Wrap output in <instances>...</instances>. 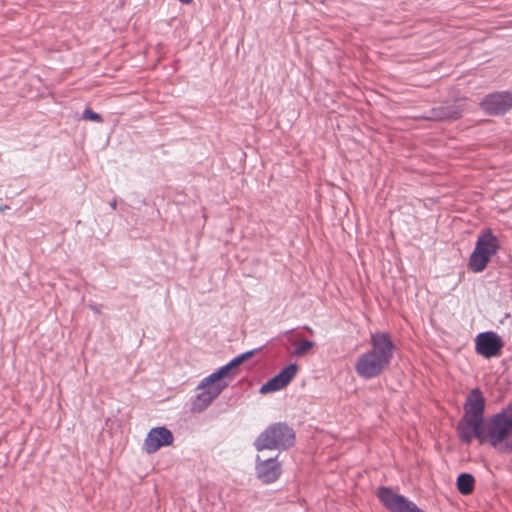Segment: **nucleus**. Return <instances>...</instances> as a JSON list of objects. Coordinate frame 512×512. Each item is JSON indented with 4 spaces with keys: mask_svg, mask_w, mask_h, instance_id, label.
I'll use <instances>...</instances> for the list:
<instances>
[{
    "mask_svg": "<svg viewBox=\"0 0 512 512\" xmlns=\"http://www.w3.org/2000/svg\"><path fill=\"white\" fill-rule=\"evenodd\" d=\"M82 119L88 120V121H95V122H101L102 117L99 113H96L92 111L89 108H86L82 113Z\"/></svg>",
    "mask_w": 512,
    "mask_h": 512,
    "instance_id": "nucleus-20",
    "label": "nucleus"
},
{
    "mask_svg": "<svg viewBox=\"0 0 512 512\" xmlns=\"http://www.w3.org/2000/svg\"><path fill=\"white\" fill-rule=\"evenodd\" d=\"M90 308L95 313H99L100 312L97 306L91 305Z\"/></svg>",
    "mask_w": 512,
    "mask_h": 512,
    "instance_id": "nucleus-22",
    "label": "nucleus"
},
{
    "mask_svg": "<svg viewBox=\"0 0 512 512\" xmlns=\"http://www.w3.org/2000/svg\"><path fill=\"white\" fill-rule=\"evenodd\" d=\"M462 112L461 106L457 104L438 106L432 108L424 116V119L429 121H452L459 119L462 116Z\"/></svg>",
    "mask_w": 512,
    "mask_h": 512,
    "instance_id": "nucleus-13",
    "label": "nucleus"
},
{
    "mask_svg": "<svg viewBox=\"0 0 512 512\" xmlns=\"http://www.w3.org/2000/svg\"><path fill=\"white\" fill-rule=\"evenodd\" d=\"M226 378V375L222 371L221 368L217 369L215 372L211 373L207 377L203 378L201 382L198 385V388H203L205 386L211 387V386H218L222 387V391L227 388L228 384L223 381V379Z\"/></svg>",
    "mask_w": 512,
    "mask_h": 512,
    "instance_id": "nucleus-15",
    "label": "nucleus"
},
{
    "mask_svg": "<svg viewBox=\"0 0 512 512\" xmlns=\"http://www.w3.org/2000/svg\"><path fill=\"white\" fill-rule=\"evenodd\" d=\"M305 329L307 330V332L313 333V330L310 327H305Z\"/></svg>",
    "mask_w": 512,
    "mask_h": 512,
    "instance_id": "nucleus-24",
    "label": "nucleus"
},
{
    "mask_svg": "<svg viewBox=\"0 0 512 512\" xmlns=\"http://www.w3.org/2000/svg\"><path fill=\"white\" fill-rule=\"evenodd\" d=\"M199 391L192 400L191 411L202 412L222 393V387L211 386L196 388Z\"/></svg>",
    "mask_w": 512,
    "mask_h": 512,
    "instance_id": "nucleus-12",
    "label": "nucleus"
},
{
    "mask_svg": "<svg viewBox=\"0 0 512 512\" xmlns=\"http://www.w3.org/2000/svg\"><path fill=\"white\" fill-rule=\"evenodd\" d=\"M297 371L298 365L296 363H292L282 369L278 374H276V377L286 387L296 376Z\"/></svg>",
    "mask_w": 512,
    "mask_h": 512,
    "instance_id": "nucleus-17",
    "label": "nucleus"
},
{
    "mask_svg": "<svg viewBox=\"0 0 512 512\" xmlns=\"http://www.w3.org/2000/svg\"><path fill=\"white\" fill-rule=\"evenodd\" d=\"M315 346V343L310 340H302L296 346L294 350V355L297 357H301L305 355L311 348Z\"/></svg>",
    "mask_w": 512,
    "mask_h": 512,
    "instance_id": "nucleus-19",
    "label": "nucleus"
},
{
    "mask_svg": "<svg viewBox=\"0 0 512 512\" xmlns=\"http://www.w3.org/2000/svg\"><path fill=\"white\" fill-rule=\"evenodd\" d=\"M172 432L165 426L152 428L143 443V450L148 454H153L161 447L169 446L173 443Z\"/></svg>",
    "mask_w": 512,
    "mask_h": 512,
    "instance_id": "nucleus-10",
    "label": "nucleus"
},
{
    "mask_svg": "<svg viewBox=\"0 0 512 512\" xmlns=\"http://www.w3.org/2000/svg\"><path fill=\"white\" fill-rule=\"evenodd\" d=\"M480 106L487 115H504L512 108V92L498 91L490 93L482 99Z\"/></svg>",
    "mask_w": 512,
    "mask_h": 512,
    "instance_id": "nucleus-7",
    "label": "nucleus"
},
{
    "mask_svg": "<svg viewBox=\"0 0 512 512\" xmlns=\"http://www.w3.org/2000/svg\"><path fill=\"white\" fill-rule=\"evenodd\" d=\"M486 401L482 392L475 388L467 395L464 404V418L469 419L474 425L484 424V412Z\"/></svg>",
    "mask_w": 512,
    "mask_h": 512,
    "instance_id": "nucleus-9",
    "label": "nucleus"
},
{
    "mask_svg": "<svg viewBox=\"0 0 512 512\" xmlns=\"http://www.w3.org/2000/svg\"><path fill=\"white\" fill-rule=\"evenodd\" d=\"M395 345L387 332H375L370 335V349L358 355L354 369L356 374L370 380L382 375L390 366Z\"/></svg>",
    "mask_w": 512,
    "mask_h": 512,
    "instance_id": "nucleus-1",
    "label": "nucleus"
},
{
    "mask_svg": "<svg viewBox=\"0 0 512 512\" xmlns=\"http://www.w3.org/2000/svg\"><path fill=\"white\" fill-rule=\"evenodd\" d=\"M500 249V242L491 229L483 230L477 237L475 248L469 258V268L474 273L482 272Z\"/></svg>",
    "mask_w": 512,
    "mask_h": 512,
    "instance_id": "nucleus-3",
    "label": "nucleus"
},
{
    "mask_svg": "<svg viewBox=\"0 0 512 512\" xmlns=\"http://www.w3.org/2000/svg\"><path fill=\"white\" fill-rule=\"evenodd\" d=\"M109 206H110V208H111L112 210H115V209L117 208V199H116V198H114L113 200H111V201L109 202Z\"/></svg>",
    "mask_w": 512,
    "mask_h": 512,
    "instance_id": "nucleus-21",
    "label": "nucleus"
},
{
    "mask_svg": "<svg viewBox=\"0 0 512 512\" xmlns=\"http://www.w3.org/2000/svg\"><path fill=\"white\" fill-rule=\"evenodd\" d=\"M457 431L461 441L466 444L471 443L473 438H477L481 444L487 442L494 449L504 454V441L493 444L494 440L491 438V416L487 420L485 427L483 425H474L469 419L462 417L458 422Z\"/></svg>",
    "mask_w": 512,
    "mask_h": 512,
    "instance_id": "nucleus-5",
    "label": "nucleus"
},
{
    "mask_svg": "<svg viewBox=\"0 0 512 512\" xmlns=\"http://www.w3.org/2000/svg\"><path fill=\"white\" fill-rule=\"evenodd\" d=\"M9 207L7 205H0V213L1 212H4L6 209H8Z\"/></svg>",
    "mask_w": 512,
    "mask_h": 512,
    "instance_id": "nucleus-23",
    "label": "nucleus"
},
{
    "mask_svg": "<svg viewBox=\"0 0 512 512\" xmlns=\"http://www.w3.org/2000/svg\"><path fill=\"white\" fill-rule=\"evenodd\" d=\"M284 387V384H282L275 375L261 386L260 393L267 394L271 392H276L283 389Z\"/></svg>",
    "mask_w": 512,
    "mask_h": 512,
    "instance_id": "nucleus-18",
    "label": "nucleus"
},
{
    "mask_svg": "<svg viewBox=\"0 0 512 512\" xmlns=\"http://www.w3.org/2000/svg\"><path fill=\"white\" fill-rule=\"evenodd\" d=\"M295 443V432L288 424L278 422L269 425L254 442L257 451L287 450Z\"/></svg>",
    "mask_w": 512,
    "mask_h": 512,
    "instance_id": "nucleus-2",
    "label": "nucleus"
},
{
    "mask_svg": "<svg viewBox=\"0 0 512 512\" xmlns=\"http://www.w3.org/2000/svg\"><path fill=\"white\" fill-rule=\"evenodd\" d=\"M504 342L493 331L479 333L475 338V351L478 355L490 359L500 356Z\"/></svg>",
    "mask_w": 512,
    "mask_h": 512,
    "instance_id": "nucleus-8",
    "label": "nucleus"
},
{
    "mask_svg": "<svg viewBox=\"0 0 512 512\" xmlns=\"http://www.w3.org/2000/svg\"><path fill=\"white\" fill-rule=\"evenodd\" d=\"M491 438L493 444L504 441V454L512 453V404L491 416Z\"/></svg>",
    "mask_w": 512,
    "mask_h": 512,
    "instance_id": "nucleus-4",
    "label": "nucleus"
},
{
    "mask_svg": "<svg viewBox=\"0 0 512 512\" xmlns=\"http://www.w3.org/2000/svg\"><path fill=\"white\" fill-rule=\"evenodd\" d=\"M259 350H260V348L246 351V352L234 357L227 364H225L224 366H222L220 368L222 369V371L224 372L226 377L233 376V375H235V373H236L235 371L238 368V366L240 364H242L244 361H246L249 358H251L252 356H254L255 353H257Z\"/></svg>",
    "mask_w": 512,
    "mask_h": 512,
    "instance_id": "nucleus-14",
    "label": "nucleus"
},
{
    "mask_svg": "<svg viewBox=\"0 0 512 512\" xmlns=\"http://www.w3.org/2000/svg\"><path fill=\"white\" fill-rule=\"evenodd\" d=\"M255 471L257 478L262 483L271 484L280 477L282 469L277 457L262 460L258 455L256 457Z\"/></svg>",
    "mask_w": 512,
    "mask_h": 512,
    "instance_id": "nucleus-11",
    "label": "nucleus"
},
{
    "mask_svg": "<svg viewBox=\"0 0 512 512\" xmlns=\"http://www.w3.org/2000/svg\"><path fill=\"white\" fill-rule=\"evenodd\" d=\"M456 486L462 495H469L474 490L475 479L470 473H461L457 477Z\"/></svg>",
    "mask_w": 512,
    "mask_h": 512,
    "instance_id": "nucleus-16",
    "label": "nucleus"
},
{
    "mask_svg": "<svg viewBox=\"0 0 512 512\" xmlns=\"http://www.w3.org/2000/svg\"><path fill=\"white\" fill-rule=\"evenodd\" d=\"M377 496L382 505L390 512H425L413 501L403 495L395 493L389 487H380Z\"/></svg>",
    "mask_w": 512,
    "mask_h": 512,
    "instance_id": "nucleus-6",
    "label": "nucleus"
}]
</instances>
